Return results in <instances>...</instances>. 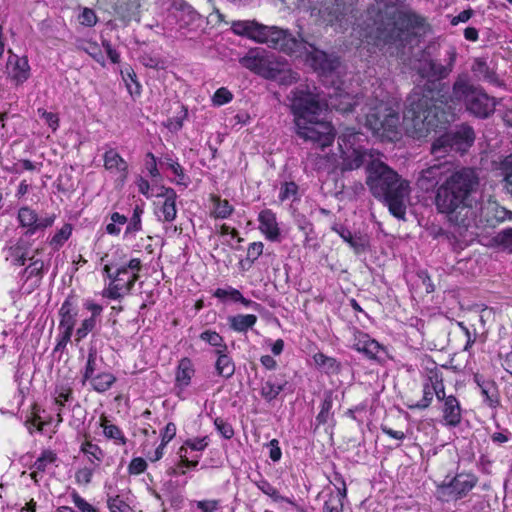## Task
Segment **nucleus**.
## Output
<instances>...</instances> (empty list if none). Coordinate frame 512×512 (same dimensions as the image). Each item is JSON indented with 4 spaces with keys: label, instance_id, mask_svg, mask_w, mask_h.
<instances>
[{
    "label": "nucleus",
    "instance_id": "4c0bfd02",
    "mask_svg": "<svg viewBox=\"0 0 512 512\" xmlns=\"http://www.w3.org/2000/svg\"><path fill=\"white\" fill-rule=\"evenodd\" d=\"M55 404L59 406L58 422H62L61 408L73 398V390L68 384H57L54 390Z\"/></svg>",
    "mask_w": 512,
    "mask_h": 512
},
{
    "label": "nucleus",
    "instance_id": "393cba45",
    "mask_svg": "<svg viewBox=\"0 0 512 512\" xmlns=\"http://www.w3.org/2000/svg\"><path fill=\"white\" fill-rule=\"evenodd\" d=\"M367 136L353 127H346L338 136L339 149H366Z\"/></svg>",
    "mask_w": 512,
    "mask_h": 512
},
{
    "label": "nucleus",
    "instance_id": "b1692460",
    "mask_svg": "<svg viewBox=\"0 0 512 512\" xmlns=\"http://www.w3.org/2000/svg\"><path fill=\"white\" fill-rule=\"evenodd\" d=\"M264 24L256 20H236L231 23V31L239 36L247 37L257 43L263 34Z\"/></svg>",
    "mask_w": 512,
    "mask_h": 512
},
{
    "label": "nucleus",
    "instance_id": "f257e3e1",
    "mask_svg": "<svg viewBox=\"0 0 512 512\" xmlns=\"http://www.w3.org/2000/svg\"><path fill=\"white\" fill-rule=\"evenodd\" d=\"M456 59V49L449 47L441 59H434L429 52L422 50L411 63L412 70L424 84H418L407 98L406 117L411 118L421 136L446 129L454 121L452 105H447L452 90L442 81L453 71Z\"/></svg>",
    "mask_w": 512,
    "mask_h": 512
},
{
    "label": "nucleus",
    "instance_id": "3c124183",
    "mask_svg": "<svg viewBox=\"0 0 512 512\" xmlns=\"http://www.w3.org/2000/svg\"><path fill=\"white\" fill-rule=\"evenodd\" d=\"M107 505L110 512H132L131 507L119 495L108 494Z\"/></svg>",
    "mask_w": 512,
    "mask_h": 512
},
{
    "label": "nucleus",
    "instance_id": "0eeeda50",
    "mask_svg": "<svg viewBox=\"0 0 512 512\" xmlns=\"http://www.w3.org/2000/svg\"><path fill=\"white\" fill-rule=\"evenodd\" d=\"M366 127L383 140H394L400 134V116L388 103L374 100L367 104Z\"/></svg>",
    "mask_w": 512,
    "mask_h": 512
},
{
    "label": "nucleus",
    "instance_id": "603ef678",
    "mask_svg": "<svg viewBox=\"0 0 512 512\" xmlns=\"http://www.w3.org/2000/svg\"><path fill=\"white\" fill-rule=\"evenodd\" d=\"M143 214V208L136 205L133 209V214L126 228V233L139 232L142 229L141 216Z\"/></svg>",
    "mask_w": 512,
    "mask_h": 512
},
{
    "label": "nucleus",
    "instance_id": "f3484780",
    "mask_svg": "<svg viewBox=\"0 0 512 512\" xmlns=\"http://www.w3.org/2000/svg\"><path fill=\"white\" fill-rule=\"evenodd\" d=\"M341 163L339 168L342 172L359 169L365 162L376 159L368 149H339Z\"/></svg>",
    "mask_w": 512,
    "mask_h": 512
},
{
    "label": "nucleus",
    "instance_id": "aec40b11",
    "mask_svg": "<svg viewBox=\"0 0 512 512\" xmlns=\"http://www.w3.org/2000/svg\"><path fill=\"white\" fill-rule=\"evenodd\" d=\"M288 381L284 375L272 374L261 382L260 395L268 403L274 401L278 395L287 389Z\"/></svg>",
    "mask_w": 512,
    "mask_h": 512
},
{
    "label": "nucleus",
    "instance_id": "c85d7f7f",
    "mask_svg": "<svg viewBox=\"0 0 512 512\" xmlns=\"http://www.w3.org/2000/svg\"><path fill=\"white\" fill-rule=\"evenodd\" d=\"M443 419L449 426L456 427L461 422V407L455 396H448L443 405Z\"/></svg>",
    "mask_w": 512,
    "mask_h": 512
},
{
    "label": "nucleus",
    "instance_id": "338daca9",
    "mask_svg": "<svg viewBox=\"0 0 512 512\" xmlns=\"http://www.w3.org/2000/svg\"><path fill=\"white\" fill-rule=\"evenodd\" d=\"M78 19L82 25L87 27H92L97 23V16L90 8H84Z\"/></svg>",
    "mask_w": 512,
    "mask_h": 512
},
{
    "label": "nucleus",
    "instance_id": "e2e57ef3",
    "mask_svg": "<svg viewBox=\"0 0 512 512\" xmlns=\"http://www.w3.org/2000/svg\"><path fill=\"white\" fill-rule=\"evenodd\" d=\"M196 507L201 512H219L221 509V501L218 499L196 501Z\"/></svg>",
    "mask_w": 512,
    "mask_h": 512
},
{
    "label": "nucleus",
    "instance_id": "09e8293b",
    "mask_svg": "<svg viewBox=\"0 0 512 512\" xmlns=\"http://www.w3.org/2000/svg\"><path fill=\"white\" fill-rule=\"evenodd\" d=\"M71 233L72 226L70 224L63 225L62 228L51 238L49 242L50 245L56 250L59 249L69 239Z\"/></svg>",
    "mask_w": 512,
    "mask_h": 512
},
{
    "label": "nucleus",
    "instance_id": "473e14b6",
    "mask_svg": "<svg viewBox=\"0 0 512 512\" xmlns=\"http://www.w3.org/2000/svg\"><path fill=\"white\" fill-rule=\"evenodd\" d=\"M29 260L31 263L20 272V278L24 282L35 279V286H39L44 276V261L41 259H34V257L29 258Z\"/></svg>",
    "mask_w": 512,
    "mask_h": 512
},
{
    "label": "nucleus",
    "instance_id": "ddd939ff",
    "mask_svg": "<svg viewBox=\"0 0 512 512\" xmlns=\"http://www.w3.org/2000/svg\"><path fill=\"white\" fill-rule=\"evenodd\" d=\"M451 170V166L447 163H439L423 169L417 179V186L425 192L436 190Z\"/></svg>",
    "mask_w": 512,
    "mask_h": 512
},
{
    "label": "nucleus",
    "instance_id": "6ab92c4d",
    "mask_svg": "<svg viewBox=\"0 0 512 512\" xmlns=\"http://www.w3.org/2000/svg\"><path fill=\"white\" fill-rule=\"evenodd\" d=\"M177 20L181 30L197 33L204 29V18L190 5L182 6Z\"/></svg>",
    "mask_w": 512,
    "mask_h": 512
},
{
    "label": "nucleus",
    "instance_id": "1a4fd4ad",
    "mask_svg": "<svg viewBox=\"0 0 512 512\" xmlns=\"http://www.w3.org/2000/svg\"><path fill=\"white\" fill-rule=\"evenodd\" d=\"M474 140L472 127L461 125L438 137L431 145V153L436 158H443L450 152L463 154L473 145Z\"/></svg>",
    "mask_w": 512,
    "mask_h": 512
},
{
    "label": "nucleus",
    "instance_id": "6e6552de",
    "mask_svg": "<svg viewBox=\"0 0 512 512\" xmlns=\"http://www.w3.org/2000/svg\"><path fill=\"white\" fill-rule=\"evenodd\" d=\"M263 34L259 43L286 55L302 56L308 49V40L301 34H298V37L294 36L288 29L265 25Z\"/></svg>",
    "mask_w": 512,
    "mask_h": 512
},
{
    "label": "nucleus",
    "instance_id": "864d4df0",
    "mask_svg": "<svg viewBox=\"0 0 512 512\" xmlns=\"http://www.w3.org/2000/svg\"><path fill=\"white\" fill-rule=\"evenodd\" d=\"M38 214L29 207H22L18 211V220L22 227L32 226L36 223Z\"/></svg>",
    "mask_w": 512,
    "mask_h": 512
},
{
    "label": "nucleus",
    "instance_id": "a19ab883",
    "mask_svg": "<svg viewBox=\"0 0 512 512\" xmlns=\"http://www.w3.org/2000/svg\"><path fill=\"white\" fill-rule=\"evenodd\" d=\"M115 381L116 377L107 372L99 373L90 380L92 388L100 393L109 390Z\"/></svg>",
    "mask_w": 512,
    "mask_h": 512
},
{
    "label": "nucleus",
    "instance_id": "4d7b16f0",
    "mask_svg": "<svg viewBox=\"0 0 512 512\" xmlns=\"http://www.w3.org/2000/svg\"><path fill=\"white\" fill-rule=\"evenodd\" d=\"M80 49L88 53L95 61L104 65L105 58L101 48L95 42H87L85 45L78 46Z\"/></svg>",
    "mask_w": 512,
    "mask_h": 512
},
{
    "label": "nucleus",
    "instance_id": "cd10ccee",
    "mask_svg": "<svg viewBox=\"0 0 512 512\" xmlns=\"http://www.w3.org/2000/svg\"><path fill=\"white\" fill-rule=\"evenodd\" d=\"M29 245L23 240H18L15 245L5 247V260L14 266H23L28 259Z\"/></svg>",
    "mask_w": 512,
    "mask_h": 512
},
{
    "label": "nucleus",
    "instance_id": "20e7f679",
    "mask_svg": "<svg viewBox=\"0 0 512 512\" xmlns=\"http://www.w3.org/2000/svg\"><path fill=\"white\" fill-rule=\"evenodd\" d=\"M291 109L299 138L313 143L322 150L332 145L335 138L334 129L329 122L321 120L324 106L318 95L297 88L293 92Z\"/></svg>",
    "mask_w": 512,
    "mask_h": 512
},
{
    "label": "nucleus",
    "instance_id": "4468645a",
    "mask_svg": "<svg viewBox=\"0 0 512 512\" xmlns=\"http://www.w3.org/2000/svg\"><path fill=\"white\" fill-rule=\"evenodd\" d=\"M353 348L364 354L370 360L382 362L387 355L386 348L367 333L356 330L354 333Z\"/></svg>",
    "mask_w": 512,
    "mask_h": 512
},
{
    "label": "nucleus",
    "instance_id": "69168bd1",
    "mask_svg": "<svg viewBox=\"0 0 512 512\" xmlns=\"http://www.w3.org/2000/svg\"><path fill=\"white\" fill-rule=\"evenodd\" d=\"M38 115L45 121V123L55 131L59 126V118L57 114L52 112H47L43 108H39L37 110Z\"/></svg>",
    "mask_w": 512,
    "mask_h": 512
},
{
    "label": "nucleus",
    "instance_id": "c756f323",
    "mask_svg": "<svg viewBox=\"0 0 512 512\" xmlns=\"http://www.w3.org/2000/svg\"><path fill=\"white\" fill-rule=\"evenodd\" d=\"M215 354L217 355L215 362L217 375L225 379L231 378L235 373V363L228 355L227 349H217Z\"/></svg>",
    "mask_w": 512,
    "mask_h": 512
},
{
    "label": "nucleus",
    "instance_id": "f704fd0d",
    "mask_svg": "<svg viewBox=\"0 0 512 512\" xmlns=\"http://www.w3.org/2000/svg\"><path fill=\"white\" fill-rule=\"evenodd\" d=\"M168 193L170 194L169 199H165L155 210L157 219L162 222H173L177 217V198H172L171 192L168 191Z\"/></svg>",
    "mask_w": 512,
    "mask_h": 512
},
{
    "label": "nucleus",
    "instance_id": "4be33fe9",
    "mask_svg": "<svg viewBox=\"0 0 512 512\" xmlns=\"http://www.w3.org/2000/svg\"><path fill=\"white\" fill-rule=\"evenodd\" d=\"M8 75L17 85L23 84L30 77V66L26 57L11 54L7 62Z\"/></svg>",
    "mask_w": 512,
    "mask_h": 512
},
{
    "label": "nucleus",
    "instance_id": "13d9d810",
    "mask_svg": "<svg viewBox=\"0 0 512 512\" xmlns=\"http://www.w3.org/2000/svg\"><path fill=\"white\" fill-rule=\"evenodd\" d=\"M344 499L342 496L331 495L324 503L323 512H343Z\"/></svg>",
    "mask_w": 512,
    "mask_h": 512
},
{
    "label": "nucleus",
    "instance_id": "ea45409f",
    "mask_svg": "<svg viewBox=\"0 0 512 512\" xmlns=\"http://www.w3.org/2000/svg\"><path fill=\"white\" fill-rule=\"evenodd\" d=\"M481 395L484 397V403L490 408H496L500 404L499 392L496 383L492 380L489 383L481 385Z\"/></svg>",
    "mask_w": 512,
    "mask_h": 512
},
{
    "label": "nucleus",
    "instance_id": "f8f14e48",
    "mask_svg": "<svg viewBox=\"0 0 512 512\" xmlns=\"http://www.w3.org/2000/svg\"><path fill=\"white\" fill-rule=\"evenodd\" d=\"M308 49L303 55H306L307 62L311 67L323 75L333 73L340 65V59L334 54H328L318 49L313 43L308 41Z\"/></svg>",
    "mask_w": 512,
    "mask_h": 512
},
{
    "label": "nucleus",
    "instance_id": "7c9ffc66",
    "mask_svg": "<svg viewBox=\"0 0 512 512\" xmlns=\"http://www.w3.org/2000/svg\"><path fill=\"white\" fill-rule=\"evenodd\" d=\"M253 483L263 494L270 497L274 502H285L292 506H296V502L292 498L282 496L279 491L261 474H259L258 479L253 480Z\"/></svg>",
    "mask_w": 512,
    "mask_h": 512
},
{
    "label": "nucleus",
    "instance_id": "72a5a7b5",
    "mask_svg": "<svg viewBox=\"0 0 512 512\" xmlns=\"http://www.w3.org/2000/svg\"><path fill=\"white\" fill-rule=\"evenodd\" d=\"M104 167L111 172H121L126 174L128 170L127 162L115 150L110 148L104 154Z\"/></svg>",
    "mask_w": 512,
    "mask_h": 512
},
{
    "label": "nucleus",
    "instance_id": "c9c22d12",
    "mask_svg": "<svg viewBox=\"0 0 512 512\" xmlns=\"http://www.w3.org/2000/svg\"><path fill=\"white\" fill-rule=\"evenodd\" d=\"M313 360L315 365L326 374H338L342 369V365L338 360L322 352L314 354Z\"/></svg>",
    "mask_w": 512,
    "mask_h": 512
},
{
    "label": "nucleus",
    "instance_id": "a211bd4d",
    "mask_svg": "<svg viewBox=\"0 0 512 512\" xmlns=\"http://www.w3.org/2000/svg\"><path fill=\"white\" fill-rule=\"evenodd\" d=\"M357 96H352L342 90H334L333 94L328 95L325 103H321L325 108L334 109L341 113L352 112L354 107L359 104Z\"/></svg>",
    "mask_w": 512,
    "mask_h": 512
},
{
    "label": "nucleus",
    "instance_id": "79ce46f5",
    "mask_svg": "<svg viewBox=\"0 0 512 512\" xmlns=\"http://www.w3.org/2000/svg\"><path fill=\"white\" fill-rule=\"evenodd\" d=\"M97 369V348L93 344V341L90 344L87 356L86 366L83 372L82 383L84 384L86 381L91 380L95 375V371Z\"/></svg>",
    "mask_w": 512,
    "mask_h": 512
},
{
    "label": "nucleus",
    "instance_id": "f03ea898",
    "mask_svg": "<svg viewBox=\"0 0 512 512\" xmlns=\"http://www.w3.org/2000/svg\"><path fill=\"white\" fill-rule=\"evenodd\" d=\"M371 20L365 33L367 43L384 55L404 62L417 45L420 32L426 25L423 16L400 0L385 5Z\"/></svg>",
    "mask_w": 512,
    "mask_h": 512
},
{
    "label": "nucleus",
    "instance_id": "2eb2a0df",
    "mask_svg": "<svg viewBox=\"0 0 512 512\" xmlns=\"http://www.w3.org/2000/svg\"><path fill=\"white\" fill-rule=\"evenodd\" d=\"M331 229L337 233L346 244H348L355 254L360 255L369 250L370 240L366 234H363L360 231L353 232L341 223H334Z\"/></svg>",
    "mask_w": 512,
    "mask_h": 512
},
{
    "label": "nucleus",
    "instance_id": "5701e85b",
    "mask_svg": "<svg viewBox=\"0 0 512 512\" xmlns=\"http://www.w3.org/2000/svg\"><path fill=\"white\" fill-rule=\"evenodd\" d=\"M259 229L266 239L272 242L281 241V232L278 227L275 213L270 209H264L258 216Z\"/></svg>",
    "mask_w": 512,
    "mask_h": 512
},
{
    "label": "nucleus",
    "instance_id": "a878e982",
    "mask_svg": "<svg viewBox=\"0 0 512 512\" xmlns=\"http://www.w3.org/2000/svg\"><path fill=\"white\" fill-rule=\"evenodd\" d=\"M241 64L266 78H275L278 70L268 65L263 57L247 55L240 60Z\"/></svg>",
    "mask_w": 512,
    "mask_h": 512
},
{
    "label": "nucleus",
    "instance_id": "c03bdc74",
    "mask_svg": "<svg viewBox=\"0 0 512 512\" xmlns=\"http://www.w3.org/2000/svg\"><path fill=\"white\" fill-rule=\"evenodd\" d=\"M81 451L88 456L89 460L91 463L95 464L96 466L99 465V463L103 460L104 458V452L102 451V449L96 445V444H93L91 442H84L82 445H81Z\"/></svg>",
    "mask_w": 512,
    "mask_h": 512
},
{
    "label": "nucleus",
    "instance_id": "423d86ee",
    "mask_svg": "<svg viewBox=\"0 0 512 512\" xmlns=\"http://www.w3.org/2000/svg\"><path fill=\"white\" fill-rule=\"evenodd\" d=\"M464 102L468 112L478 118H488L495 111V98L470 83L467 75H459L452 85L447 105Z\"/></svg>",
    "mask_w": 512,
    "mask_h": 512
},
{
    "label": "nucleus",
    "instance_id": "58836bf2",
    "mask_svg": "<svg viewBox=\"0 0 512 512\" xmlns=\"http://www.w3.org/2000/svg\"><path fill=\"white\" fill-rule=\"evenodd\" d=\"M160 164L166 165V167L170 169L172 173L177 177L175 180L177 185H183L184 187H187L189 179L185 175L183 167L177 160L173 159L169 155H165Z\"/></svg>",
    "mask_w": 512,
    "mask_h": 512
},
{
    "label": "nucleus",
    "instance_id": "7ed1b4c3",
    "mask_svg": "<svg viewBox=\"0 0 512 512\" xmlns=\"http://www.w3.org/2000/svg\"><path fill=\"white\" fill-rule=\"evenodd\" d=\"M480 178L471 167L452 169L436 189L434 204L440 214L459 229L475 224L480 208Z\"/></svg>",
    "mask_w": 512,
    "mask_h": 512
},
{
    "label": "nucleus",
    "instance_id": "774afa93",
    "mask_svg": "<svg viewBox=\"0 0 512 512\" xmlns=\"http://www.w3.org/2000/svg\"><path fill=\"white\" fill-rule=\"evenodd\" d=\"M72 499L75 506L81 512H99L94 506H92L85 499H83L77 492L72 493Z\"/></svg>",
    "mask_w": 512,
    "mask_h": 512
},
{
    "label": "nucleus",
    "instance_id": "2f4dec72",
    "mask_svg": "<svg viewBox=\"0 0 512 512\" xmlns=\"http://www.w3.org/2000/svg\"><path fill=\"white\" fill-rule=\"evenodd\" d=\"M195 373L194 366L192 361L189 358H182L179 361L176 377H175V385L176 387L183 390L187 386L190 385L191 378Z\"/></svg>",
    "mask_w": 512,
    "mask_h": 512
},
{
    "label": "nucleus",
    "instance_id": "dca6fc26",
    "mask_svg": "<svg viewBox=\"0 0 512 512\" xmlns=\"http://www.w3.org/2000/svg\"><path fill=\"white\" fill-rule=\"evenodd\" d=\"M141 261L138 258L131 259L127 264L120 265L115 270L113 281L126 293H129L139 278Z\"/></svg>",
    "mask_w": 512,
    "mask_h": 512
},
{
    "label": "nucleus",
    "instance_id": "8fccbe9b",
    "mask_svg": "<svg viewBox=\"0 0 512 512\" xmlns=\"http://www.w3.org/2000/svg\"><path fill=\"white\" fill-rule=\"evenodd\" d=\"M102 427L103 433L107 438L118 441L120 444L126 443V438L118 426L109 424L107 420H104Z\"/></svg>",
    "mask_w": 512,
    "mask_h": 512
},
{
    "label": "nucleus",
    "instance_id": "de8ad7c7",
    "mask_svg": "<svg viewBox=\"0 0 512 512\" xmlns=\"http://www.w3.org/2000/svg\"><path fill=\"white\" fill-rule=\"evenodd\" d=\"M200 339L207 342L211 346L219 349H228L227 344L224 342L223 337L212 330H205L200 334Z\"/></svg>",
    "mask_w": 512,
    "mask_h": 512
},
{
    "label": "nucleus",
    "instance_id": "0e129e2a",
    "mask_svg": "<svg viewBox=\"0 0 512 512\" xmlns=\"http://www.w3.org/2000/svg\"><path fill=\"white\" fill-rule=\"evenodd\" d=\"M330 482L335 486L338 492V496H342V498L347 497V488H346V482L344 480V477L341 475V473L334 471L332 474V479Z\"/></svg>",
    "mask_w": 512,
    "mask_h": 512
},
{
    "label": "nucleus",
    "instance_id": "bb28decb",
    "mask_svg": "<svg viewBox=\"0 0 512 512\" xmlns=\"http://www.w3.org/2000/svg\"><path fill=\"white\" fill-rule=\"evenodd\" d=\"M471 71L479 80L488 82L497 87L502 85V81L499 79L496 72L491 69L482 58H476L474 60Z\"/></svg>",
    "mask_w": 512,
    "mask_h": 512
},
{
    "label": "nucleus",
    "instance_id": "e433bc0d",
    "mask_svg": "<svg viewBox=\"0 0 512 512\" xmlns=\"http://www.w3.org/2000/svg\"><path fill=\"white\" fill-rule=\"evenodd\" d=\"M228 321L232 330L237 332H246L255 325L257 317L253 314H238L230 316Z\"/></svg>",
    "mask_w": 512,
    "mask_h": 512
},
{
    "label": "nucleus",
    "instance_id": "6e6d98bb",
    "mask_svg": "<svg viewBox=\"0 0 512 512\" xmlns=\"http://www.w3.org/2000/svg\"><path fill=\"white\" fill-rule=\"evenodd\" d=\"M97 318L89 317L82 321L80 327L76 330V340L81 341L84 339L90 332L96 328Z\"/></svg>",
    "mask_w": 512,
    "mask_h": 512
},
{
    "label": "nucleus",
    "instance_id": "9d476101",
    "mask_svg": "<svg viewBox=\"0 0 512 512\" xmlns=\"http://www.w3.org/2000/svg\"><path fill=\"white\" fill-rule=\"evenodd\" d=\"M350 5L344 0H321L319 6H313L311 16L326 25L339 29H346L348 26V13Z\"/></svg>",
    "mask_w": 512,
    "mask_h": 512
},
{
    "label": "nucleus",
    "instance_id": "39448f33",
    "mask_svg": "<svg viewBox=\"0 0 512 512\" xmlns=\"http://www.w3.org/2000/svg\"><path fill=\"white\" fill-rule=\"evenodd\" d=\"M365 170V183L372 196L384 202L394 217L404 219L409 182L379 158L368 161Z\"/></svg>",
    "mask_w": 512,
    "mask_h": 512
},
{
    "label": "nucleus",
    "instance_id": "680f3d73",
    "mask_svg": "<svg viewBox=\"0 0 512 512\" xmlns=\"http://www.w3.org/2000/svg\"><path fill=\"white\" fill-rule=\"evenodd\" d=\"M214 425L218 433L225 439H231L234 436L232 425L223 418H216Z\"/></svg>",
    "mask_w": 512,
    "mask_h": 512
},
{
    "label": "nucleus",
    "instance_id": "37998d69",
    "mask_svg": "<svg viewBox=\"0 0 512 512\" xmlns=\"http://www.w3.org/2000/svg\"><path fill=\"white\" fill-rule=\"evenodd\" d=\"M333 405V398L331 392H326L324 395V399L321 403L320 412L316 416L317 426L324 425L328 422L330 416L332 415L331 409Z\"/></svg>",
    "mask_w": 512,
    "mask_h": 512
},
{
    "label": "nucleus",
    "instance_id": "412c9836",
    "mask_svg": "<svg viewBox=\"0 0 512 512\" xmlns=\"http://www.w3.org/2000/svg\"><path fill=\"white\" fill-rule=\"evenodd\" d=\"M59 316V330L72 335L78 316V309L73 296H68L62 303Z\"/></svg>",
    "mask_w": 512,
    "mask_h": 512
},
{
    "label": "nucleus",
    "instance_id": "bf43d9fd",
    "mask_svg": "<svg viewBox=\"0 0 512 512\" xmlns=\"http://www.w3.org/2000/svg\"><path fill=\"white\" fill-rule=\"evenodd\" d=\"M122 77L126 82L127 89L131 95H140L141 85L136 79V74L133 71H127L126 76L122 72Z\"/></svg>",
    "mask_w": 512,
    "mask_h": 512
},
{
    "label": "nucleus",
    "instance_id": "9b49d317",
    "mask_svg": "<svg viewBox=\"0 0 512 512\" xmlns=\"http://www.w3.org/2000/svg\"><path fill=\"white\" fill-rule=\"evenodd\" d=\"M477 477L470 473H459L437 486L436 497L442 502H450L463 498L477 484Z\"/></svg>",
    "mask_w": 512,
    "mask_h": 512
},
{
    "label": "nucleus",
    "instance_id": "052dcab7",
    "mask_svg": "<svg viewBox=\"0 0 512 512\" xmlns=\"http://www.w3.org/2000/svg\"><path fill=\"white\" fill-rule=\"evenodd\" d=\"M233 212V207L230 205L228 200L218 199L215 204L214 216L216 218L226 219Z\"/></svg>",
    "mask_w": 512,
    "mask_h": 512
},
{
    "label": "nucleus",
    "instance_id": "49530a36",
    "mask_svg": "<svg viewBox=\"0 0 512 512\" xmlns=\"http://www.w3.org/2000/svg\"><path fill=\"white\" fill-rule=\"evenodd\" d=\"M140 62L147 68L151 69H165L167 66V62L165 59L161 58L158 55H154L151 53H144L140 57Z\"/></svg>",
    "mask_w": 512,
    "mask_h": 512
},
{
    "label": "nucleus",
    "instance_id": "a18cd8bd",
    "mask_svg": "<svg viewBox=\"0 0 512 512\" xmlns=\"http://www.w3.org/2000/svg\"><path fill=\"white\" fill-rule=\"evenodd\" d=\"M57 460V455L51 450H44L41 455L36 459L32 468L40 472H45L49 464Z\"/></svg>",
    "mask_w": 512,
    "mask_h": 512
},
{
    "label": "nucleus",
    "instance_id": "5fc2aeb1",
    "mask_svg": "<svg viewBox=\"0 0 512 512\" xmlns=\"http://www.w3.org/2000/svg\"><path fill=\"white\" fill-rule=\"evenodd\" d=\"M297 193L298 185L295 182H284L280 188L279 200L281 202H284L289 199L295 200L297 197Z\"/></svg>",
    "mask_w": 512,
    "mask_h": 512
}]
</instances>
